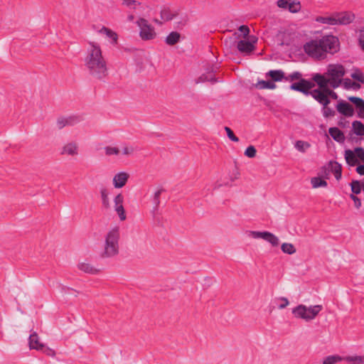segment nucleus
<instances>
[{"label": "nucleus", "instance_id": "f704fd0d", "mask_svg": "<svg viewBox=\"0 0 364 364\" xmlns=\"http://www.w3.org/2000/svg\"><path fill=\"white\" fill-rule=\"evenodd\" d=\"M106 156H117L119 154V149L116 146H107L104 148Z\"/></svg>", "mask_w": 364, "mask_h": 364}, {"label": "nucleus", "instance_id": "412c9836", "mask_svg": "<svg viewBox=\"0 0 364 364\" xmlns=\"http://www.w3.org/2000/svg\"><path fill=\"white\" fill-rule=\"evenodd\" d=\"M328 132L331 137L338 142H343L345 139L343 133L337 127L330 128Z\"/></svg>", "mask_w": 364, "mask_h": 364}, {"label": "nucleus", "instance_id": "37998d69", "mask_svg": "<svg viewBox=\"0 0 364 364\" xmlns=\"http://www.w3.org/2000/svg\"><path fill=\"white\" fill-rule=\"evenodd\" d=\"M302 79L301 78V73L298 72V71H296V72H294L292 73L291 74H290L289 75H288L287 77H285V80L287 81H293V80H301Z\"/></svg>", "mask_w": 364, "mask_h": 364}, {"label": "nucleus", "instance_id": "052dcab7", "mask_svg": "<svg viewBox=\"0 0 364 364\" xmlns=\"http://www.w3.org/2000/svg\"><path fill=\"white\" fill-rule=\"evenodd\" d=\"M356 171H357L360 175H363V176H364V165H360V166H358L356 168Z\"/></svg>", "mask_w": 364, "mask_h": 364}, {"label": "nucleus", "instance_id": "f3484780", "mask_svg": "<svg viewBox=\"0 0 364 364\" xmlns=\"http://www.w3.org/2000/svg\"><path fill=\"white\" fill-rule=\"evenodd\" d=\"M28 343L31 349L41 350L44 348V345L39 341L38 336L36 332H33L30 335Z\"/></svg>", "mask_w": 364, "mask_h": 364}, {"label": "nucleus", "instance_id": "ddd939ff", "mask_svg": "<svg viewBox=\"0 0 364 364\" xmlns=\"http://www.w3.org/2000/svg\"><path fill=\"white\" fill-rule=\"evenodd\" d=\"M77 269L85 274L96 275L102 272V269L95 266L93 264L87 262H80L77 265Z\"/></svg>", "mask_w": 364, "mask_h": 364}, {"label": "nucleus", "instance_id": "4d7b16f0", "mask_svg": "<svg viewBox=\"0 0 364 364\" xmlns=\"http://www.w3.org/2000/svg\"><path fill=\"white\" fill-rule=\"evenodd\" d=\"M350 198L354 201V205H355V208H359L361 206V201H360V200L358 197L354 196V195H351Z\"/></svg>", "mask_w": 364, "mask_h": 364}, {"label": "nucleus", "instance_id": "6e6552de", "mask_svg": "<svg viewBox=\"0 0 364 364\" xmlns=\"http://www.w3.org/2000/svg\"><path fill=\"white\" fill-rule=\"evenodd\" d=\"M276 4L278 8L288 10L291 14H297L301 10V3L299 0H277Z\"/></svg>", "mask_w": 364, "mask_h": 364}, {"label": "nucleus", "instance_id": "cd10ccee", "mask_svg": "<svg viewBox=\"0 0 364 364\" xmlns=\"http://www.w3.org/2000/svg\"><path fill=\"white\" fill-rule=\"evenodd\" d=\"M329 166H330L331 170L333 173L336 178L337 180H339L341 178V171H342L341 166L336 161L330 162Z\"/></svg>", "mask_w": 364, "mask_h": 364}, {"label": "nucleus", "instance_id": "f257e3e1", "mask_svg": "<svg viewBox=\"0 0 364 364\" xmlns=\"http://www.w3.org/2000/svg\"><path fill=\"white\" fill-rule=\"evenodd\" d=\"M303 49L310 58L318 60H324L328 54H334L339 50L340 41L335 36L326 35L306 42Z\"/></svg>", "mask_w": 364, "mask_h": 364}, {"label": "nucleus", "instance_id": "b1692460", "mask_svg": "<svg viewBox=\"0 0 364 364\" xmlns=\"http://www.w3.org/2000/svg\"><path fill=\"white\" fill-rule=\"evenodd\" d=\"M100 197L102 200V206L108 209L110 207V203L109 199V192L108 190L105 188H102L100 189Z\"/></svg>", "mask_w": 364, "mask_h": 364}, {"label": "nucleus", "instance_id": "c9c22d12", "mask_svg": "<svg viewBox=\"0 0 364 364\" xmlns=\"http://www.w3.org/2000/svg\"><path fill=\"white\" fill-rule=\"evenodd\" d=\"M341 360H343V358L339 355H329L324 359L323 364H336Z\"/></svg>", "mask_w": 364, "mask_h": 364}, {"label": "nucleus", "instance_id": "6ab92c4d", "mask_svg": "<svg viewBox=\"0 0 364 364\" xmlns=\"http://www.w3.org/2000/svg\"><path fill=\"white\" fill-rule=\"evenodd\" d=\"M215 68H211L210 69H207V72L203 75H201L198 80H196V83L199 82H215L216 80L214 77L213 72Z\"/></svg>", "mask_w": 364, "mask_h": 364}, {"label": "nucleus", "instance_id": "58836bf2", "mask_svg": "<svg viewBox=\"0 0 364 364\" xmlns=\"http://www.w3.org/2000/svg\"><path fill=\"white\" fill-rule=\"evenodd\" d=\"M257 150L254 146H249L245 151V155L248 158L255 157Z\"/></svg>", "mask_w": 364, "mask_h": 364}, {"label": "nucleus", "instance_id": "0eeeda50", "mask_svg": "<svg viewBox=\"0 0 364 364\" xmlns=\"http://www.w3.org/2000/svg\"><path fill=\"white\" fill-rule=\"evenodd\" d=\"M335 26H347L355 18L354 13L350 11L333 12Z\"/></svg>", "mask_w": 364, "mask_h": 364}, {"label": "nucleus", "instance_id": "49530a36", "mask_svg": "<svg viewBox=\"0 0 364 364\" xmlns=\"http://www.w3.org/2000/svg\"><path fill=\"white\" fill-rule=\"evenodd\" d=\"M65 118L66 119L68 126H73L79 122V118L75 116H70Z\"/></svg>", "mask_w": 364, "mask_h": 364}, {"label": "nucleus", "instance_id": "5fc2aeb1", "mask_svg": "<svg viewBox=\"0 0 364 364\" xmlns=\"http://www.w3.org/2000/svg\"><path fill=\"white\" fill-rule=\"evenodd\" d=\"M331 87H330L329 85H326V92H327V96H328V98L329 99V97H332L333 99H337L338 96H337V94L333 92L331 89Z\"/></svg>", "mask_w": 364, "mask_h": 364}, {"label": "nucleus", "instance_id": "4be33fe9", "mask_svg": "<svg viewBox=\"0 0 364 364\" xmlns=\"http://www.w3.org/2000/svg\"><path fill=\"white\" fill-rule=\"evenodd\" d=\"M176 15V11H171L169 8H164L161 11V18L164 21H171Z\"/></svg>", "mask_w": 364, "mask_h": 364}, {"label": "nucleus", "instance_id": "473e14b6", "mask_svg": "<svg viewBox=\"0 0 364 364\" xmlns=\"http://www.w3.org/2000/svg\"><path fill=\"white\" fill-rule=\"evenodd\" d=\"M311 183L313 188H317L319 187H326L327 186V182L319 177L312 178L311 180Z\"/></svg>", "mask_w": 364, "mask_h": 364}, {"label": "nucleus", "instance_id": "39448f33", "mask_svg": "<svg viewBox=\"0 0 364 364\" xmlns=\"http://www.w3.org/2000/svg\"><path fill=\"white\" fill-rule=\"evenodd\" d=\"M322 309L323 306L319 304L309 306L300 304L292 309V314L297 318L310 321L314 320Z\"/></svg>", "mask_w": 364, "mask_h": 364}, {"label": "nucleus", "instance_id": "f03ea898", "mask_svg": "<svg viewBox=\"0 0 364 364\" xmlns=\"http://www.w3.org/2000/svg\"><path fill=\"white\" fill-rule=\"evenodd\" d=\"M84 65L89 75L94 79L102 80L108 75L107 62L97 43H87Z\"/></svg>", "mask_w": 364, "mask_h": 364}, {"label": "nucleus", "instance_id": "7ed1b4c3", "mask_svg": "<svg viewBox=\"0 0 364 364\" xmlns=\"http://www.w3.org/2000/svg\"><path fill=\"white\" fill-rule=\"evenodd\" d=\"M346 70L342 65L330 64L324 75L316 73L313 76L312 80L319 87L329 85L330 87L336 89L341 85Z\"/></svg>", "mask_w": 364, "mask_h": 364}, {"label": "nucleus", "instance_id": "3c124183", "mask_svg": "<svg viewBox=\"0 0 364 364\" xmlns=\"http://www.w3.org/2000/svg\"><path fill=\"white\" fill-rule=\"evenodd\" d=\"M239 31L242 33V36L244 38L247 37L250 33V28L247 26H245V25L240 26L239 27Z\"/></svg>", "mask_w": 364, "mask_h": 364}, {"label": "nucleus", "instance_id": "680f3d73", "mask_svg": "<svg viewBox=\"0 0 364 364\" xmlns=\"http://www.w3.org/2000/svg\"><path fill=\"white\" fill-rule=\"evenodd\" d=\"M129 20H132L133 19V16H131L129 17Z\"/></svg>", "mask_w": 364, "mask_h": 364}, {"label": "nucleus", "instance_id": "f8f14e48", "mask_svg": "<svg viewBox=\"0 0 364 364\" xmlns=\"http://www.w3.org/2000/svg\"><path fill=\"white\" fill-rule=\"evenodd\" d=\"M123 203V195L122 193L117 194L114 198V208L121 221H124L127 218Z\"/></svg>", "mask_w": 364, "mask_h": 364}, {"label": "nucleus", "instance_id": "e433bc0d", "mask_svg": "<svg viewBox=\"0 0 364 364\" xmlns=\"http://www.w3.org/2000/svg\"><path fill=\"white\" fill-rule=\"evenodd\" d=\"M343 86L346 89L352 88L353 90H358L360 87V84L351 81L350 79H345L343 83Z\"/></svg>", "mask_w": 364, "mask_h": 364}, {"label": "nucleus", "instance_id": "9b49d317", "mask_svg": "<svg viewBox=\"0 0 364 364\" xmlns=\"http://www.w3.org/2000/svg\"><path fill=\"white\" fill-rule=\"evenodd\" d=\"M309 95L322 105H328L330 103V100L327 96L326 86L325 87H318V89L311 90Z\"/></svg>", "mask_w": 364, "mask_h": 364}, {"label": "nucleus", "instance_id": "2eb2a0df", "mask_svg": "<svg viewBox=\"0 0 364 364\" xmlns=\"http://www.w3.org/2000/svg\"><path fill=\"white\" fill-rule=\"evenodd\" d=\"M60 154L62 155H67L75 156L79 154V146L76 141H70L63 145L61 149Z\"/></svg>", "mask_w": 364, "mask_h": 364}, {"label": "nucleus", "instance_id": "4468645a", "mask_svg": "<svg viewBox=\"0 0 364 364\" xmlns=\"http://www.w3.org/2000/svg\"><path fill=\"white\" fill-rule=\"evenodd\" d=\"M129 174L125 171H120L116 173L112 179V183L115 188H122L127 183Z\"/></svg>", "mask_w": 364, "mask_h": 364}, {"label": "nucleus", "instance_id": "72a5a7b5", "mask_svg": "<svg viewBox=\"0 0 364 364\" xmlns=\"http://www.w3.org/2000/svg\"><path fill=\"white\" fill-rule=\"evenodd\" d=\"M282 251L288 255H292L296 252V248L291 243L284 242L281 246Z\"/></svg>", "mask_w": 364, "mask_h": 364}, {"label": "nucleus", "instance_id": "09e8293b", "mask_svg": "<svg viewBox=\"0 0 364 364\" xmlns=\"http://www.w3.org/2000/svg\"><path fill=\"white\" fill-rule=\"evenodd\" d=\"M355 154L357 159L358 158L360 161H364V149L363 148H355Z\"/></svg>", "mask_w": 364, "mask_h": 364}, {"label": "nucleus", "instance_id": "c03bdc74", "mask_svg": "<svg viewBox=\"0 0 364 364\" xmlns=\"http://www.w3.org/2000/svg\"><path fill=\"white\" fill-rule=\"evenodd\" d=\"M225 130L227 133L228 138L231 141H235V142H237L239 141L238 137L235 135V134L233 133V132L232 131V129L230 127H225Z\"/></svg>", "mask_w": 364, "mask_h": 364}, {"label": "nucleus", "instance_id": "bf43d9fd", "mask_svg": "<svg viewBox=\"0 0 364 364\" xmlns=\"http://www.w3.org/2000/svg\"><path fill=\"white\" fill-rule=\"evenodd\" d=\"M45 353L49 355V356H55V352L51 349V348H47L46 350H45Z\"/></svg>", "mask_w": 364, "mask_h": 364}, {"label": "nucleus", "instance_id": "13d9d810", "mask_svg": "<svg viewBox=\"0 0 364 364\" xmlns=\"http://www.w3.org/2000/svg\"><path fill=\"white\" fill-rule=\"evenodd\" d=\"M357 109L359 116L364 118V102Z\"/></svg>", "mask_w": 364, "mask_h": 364}, {"label": "nucleus", "instance_id": "79ce46f5", "mask_svg": "<svg viewBox=\"0 0 364 364\" xmlns=\"http://www.w3.org/2000/svg\"><path fill=\"white\" fill-rule=\"evenodd\" d=\"M134 148L132 146L125 145L122 149V154L124 156H131L134 153Z\"/></svg>", "mask_w": 364, "mask_h": 364}, {"label": "nucleus", "instance_id": "a18cd8bd", "mask_svg": "<svg viewBox=\"0 0 364 364\" xmlns=\"http://www.w3.org/2000/svg\"><path fill=\"white\" fill-rule=\"evenodd\" d=\"M323 114L325 117H332L335 114V112L328 105H323Z\"/></svg>", "mask_w": 364, "mask_h": 364}, {"label": "nucleus", "instance_id": "c756f323", "mask_svg": "<svg viewBox=\"0 0 364 364\" xmlns=\"http://www.w3.org/2000/svg\"><path fill=\"white\" fill-rule=\"evenodd\" d=\"M100 33H102V34H105L106 35V36L110 39L112 40V42L113 43H117V35L115 32H114L113 31H112L111 29L108 28H106V27H102L100 30Z\"/></svg>", "mask_w": 364, "mask_h": 364}, {"label": "nucleus", "instance_id": "8fccbe9b", "mask_svg": "<svg viewBox=\"0 0 364 364\" xmlns=\"http://www.w3.org/2000/svg\"><path fill=\"white\" fill-rule=\"evenodd\" d=\"M56 125L59 129H61L63 127L68 126L65 118V117L58 118L56 122Z\"/></svg>", "mask_w": 364, "mask_h": 364}, {"label": "nucleus", "instance_id": "a878e982", "mask_svg": "<svg viewBox=\"0 0 364 364\" xmlns=\"http://www.w3.org/2000/svg\"><path fill=\"white\" fill-rule=\"evenodd\" d=\"M255 87L259 90H274L276 87V85L272 81L259 80L255 84Z\"/></svg>", "mask_w": 364, "mask_h": 364}, {"label": "nucleus", "instance_id": "ea45409f", "mask_svg": "<svg viewBox=\"0 0 364 364\" xmlns=\"http://www.w3.org/2000/svg\"><path fill=\"white\" fill-rule=\"evenodd\" d=\"M351 191L355 194H358L361 191V185L359 181H354L351 183Z\"/></svg>", "mask_w": 364, "mask_h": 364}, {"label": "nucleus", "instance_id": "2f4dec72", "mask_svg": "<svg viewBox=\"0 0 364 364\" xmlns=\"http://www.w3.org/2000/svg\"><path fill=\"white\" fill-rule=\"evenodd\" d=\"M352 125L353 132L356 135L364 136V124L362 122L355 121Z\"/></svg>", "mask_w": 364, "mask_h": 364}, {"label": "nucleus", "instance_id": "de8ad7c7", "mask_svg": "<svg viewBox=\"0 0 364 364\" xmlns=\"http://www.w3.org/2000/svg\"><path fill=\"white\" fill-rule=\"evenodd\" d=\"M348 100L355 105L356 108H358L364 102L363 99L357 97H350Z\"/></svg>", "mask_w": 364, "mask_h": 364}, {"label": "nucleus", "instance_id": "bb28decb", "mask_svg": "<svg viewBox=\"0 0 364 364\" xmlns=\"http://www.w3.org/2000/svg\"><path fill=\"white\" fill-rule=\"evenodd\" d=\"M180 37L181 36L178 32L173 31L166 36L165 42L169 46H173L178 42Z\"/></svg>", "mask_w": 364, "mask_h": 364}, {"label": "nucleus", "instance_id": "7c9ffc66", "mask_svg": "<svg viewBox=\"0 0 364 364\" xmlns=\"http://www.w3.org/2000/svg\"><path fill=\"white\" fill-rule=\"evenodd\" d=\"M311 146L310 144L307 141L298 140L294 144V147L300 152H305Z\"/></svg>", "mask_w": 364, "mask_h": 364}, {"label": "nucleus", "instance_id": "c85d7f7f", "mask_svg": "<svg viewBox=\"0 0 364 364\" xmlns=\"http://www.w3.org/2000/svg\"><path fill=\"white\" fill-rule=\"evenodd\" d=\"M274 81H281L284 77V74L282 70H269L267 74Z\"/></svg>", "mask_w": 364, "mask_h": 364}, {"label": "nucleus", "instance_id": "393cba45", "mask_svg": "<svg viewBox=\"0 0 364 364\" xmlns=\"http://www.w3.org/2000/svg\"><path fill=\"white\" fill-rule=\"evenodd\" d=\"M345 159L347 164L350 166H355L358 162L355 154V150H346L345 151Z\"/></svg>", "mask_w": 364, "mask_h": 364}, {"label": "nucleus", "instance_id": "6e6d98bb", "mask_svg": "<svg viewBox=\"0 0 364 364\" xmlns=\"http://www.w3.org/2000/svg\"><path fill=\"white\" fill-rule=\"evenodd\" d=\"M123 1V4L124 5H126L129 7H132L133 6H135L136 4H139V3H138L135 0H122Z\"/></svg>", "mask_w": 364, "mask_h": 364}, {"label": "nucleus", "instance_id": "423d86ee", "mask_svg": "<svg viewBox=\"0 0 364 364\" xmlns=\"http://www.w3.org/2000/svg\"><path fill=\"white\" fill-rule=\"evenodd\" d=\"M136 24L139 28V36L142 40L150 41L156 37L154 27L146 19L140 18Z\"/></svg>", "mask_w": 364, "mask_h": 364}, {"label": "nucleus", "instance_id": "dca6fc26", "mask_svg": "<svg viewBox=\"0 0 364 364\" xmlns=\"http://www.w3.org/2000/svg\"><path fill=\"white\" fill-rule=\"evenodd\" d=\"M336 108L339 113L346 117H352L354 114L352 105L343 101L338 102Z\"/></svg>", "mask_w": 364, "mask_h": 364}, {"label": "nucleus", "instance_id": "aec40b11", "mask_svg": "<svg viewBox=\"0 0 364 364\" xmlns=\"http://www.w3.org/2000/svg\"><path fill=\"white\" fill-rule=\"evenodd\" d=\"M315 21L328 26H335L333 13L325 16H318L315 18Z\"/></svg>", "mask_w": 364, "mask_h": 364}, {"label": "nucleus", "instance_id": "9d476101", "mask_svg": "<svg viewBox=\"0 0 364 364\" xmlns=\"http://www.w3.org/2000/svg\"><path fill=\"white\" fill-rule=\"evenodd\" d=\"M314 86V83L302 78L299 82L292 83L290 88L291 90L301 92L305 95H309L311 90Z\"/></svg>", "mask_w": 364, "mask_h": 364}, {"label": "nucleus", "instance_id": "20e7f679", "mask_svg": "<svg viewBox=\"0 0 364 364\" xmlns=\"http://www.w3.org/2000/svg\"><path fill=\"white\" fill-rule=\"evenodd\" d=\"M120 237L119 228H111L105 236L104 250L101 253L102 258H109L119 253V240Z\"/></svg>", "mask_w": 364, "mask_h": 364}, {"label": "nucleus", "instance_id": "5701e85b", "mask_svg": "<svg viewBox=\"0 0 364 364\" xmlns=\"http://www.w3.org/2000/svg\"><path fill=\"white\" fill-rule=\"evenodd\" d=\"M348 364H364V355H348L343 358Z\"/></svg>", "mask_w": 364, "mask_h": 364}, {"label": "nucleus", "instance_id": "a211bd4d", "mask_svg": "<svg viewBox=\"0 0 364 364\" xmlns=\"http://www.w3.org/2000/svg\"><path fill=\"white\" fill-rule=\"evenodd\" d=\"M237 48L240 52L246 54L252 53L255 49L253 43L247 41H240L237 43Z\"/></svg>", "mask_w": 364, "mask_h": 364}, {"label": "nucleus", "instance_id": "1a4fd4ad", "mask_svg": "<svg viewBox=\"0 0 364 364\" xmlns=\"http://www.w3.org/2000/svg\"><path fill=\"white\" fill-rule=\"evenodd\" d=\"M248 235L254 239L261 238L270 243L273 247L278 246L279 243V238L270 232L250 231Z\"/></svg>", "mask_w": 364, "mask_h": 364}, {"label": "nucleus", "instance_id": "864d4df0", "mask_svg": "<svg viewBox=\"0 0 364 364\" xmlns=\"http://www.w3.org/2000/svg\"><path fill=\"white\" fill-rule=\"evenodd\" d=\"M358 41L359 46L362 50L364 51V29L360 31Z\"/></svg>", "mask_w": 364, "mask_h": 364}, {"label": "nucleus", "instance_id": "a19ab883", "mask_svg": "<svg viewBox=\"0 0 364 364\" xmlns=\"http://www.w3.org/2000/svg\"><path fill=\"white\" fill-rule=\"evenodd\" d=\"M277 300L279 302L278 308L279 309H283L289 304V301L286 297H279Z\"/></svg>", "mask_w": 364, "mask_h": 364}, {"label": "nucleus", "instance_id": "603ef678", "mask_svg": "<svg viewBox=\"0 0 364 364\" xmlns=\"http://www.w3.org/2000/svg\"><path fill=\"white\" fill-rule=\"evenodd\" d=\"M162 192H163L162 189H159L154 193V202L156 205H158L160 203V196H161Z\"/></svg>", "mask_w": 364, "mask_h": 364}, {"label": "nucleus", "instance_id": "4c0bfd02", "mask_svg": "<svg viewBox=\"0 0 364 364\" xmlns=\"http://www.w3.org/2000/svg\"><path fill=\"white\" fill-rule=\"evenodd\" d=\"M351 77L362 83H364V75L358 69L354 70V72L351 74Z\"/></svg>", "mask_w": 364, "mask_h": 364}]
</instances>
